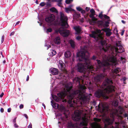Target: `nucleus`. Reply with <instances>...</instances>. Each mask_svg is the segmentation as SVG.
Instances as JSON below:
<instances>
[{
    "label": "nucleus",
    "mask_w": 128,
    "mask_h": 128,
    "mask_svg": "<svg viewBox=\"0 0 128 128\" xmlns=\"http://www.w3.org/2000/svg\"><path fill=\"white\" fill-rule=\"evenodd\" d=\"M102 49L105 52H107L108 50V48H105L104 47H103Z\"/></svg>",
    "instance_id": "obj_49"
},
{
    "label": "nucleus",
    "mask_w": 128,
    "mask_h": 128,
    "mask_svg": "<svg viewBox=\"0 0 128 128\" xmlns=\"http://www.w3.org/2000/svg\"><path fill=\"white\" fill-rule=\"evenodd\" d=\"M0 111L1 112H4V109L2 108H0Z\"/></svg>",
    "instance_id": "obj_64"
},
{
    "label": "nucleus",
    "mask_w": 128,
    "mask_h": 128,
    "mask_svg": "<svg viewBox=\"0 0 128 128\" xmlns=\"http://www.w3.org/2000/svg\"><path fill=\"white\" fill-rule=\"evenodd\" d=\"M109 24V22L108 21H106L105 22L103 23V26L104 27H108L109 26V25L108 24Z\"/></svg>",
    "instance_id": "obj_29"
},
{
    "label": "nucleus",
    "mask_w": 128,
    "mask_h": 128,
    "mask_svg": "<svg viewBox=\"0 0 128 128\" xmlns=\"http://www.w3.org/2000/svg\"><path fill=\"white\" fill-rule=\"evenodd\" d=\"M74 29L75 30L76 32V34H78L80 33L81 29L79 26H76L74 27Z\"/></svg>",
    "instance_id": "obj_19"
},
{
    "label": "nucleus",
    "mask_w": 128,
    "mask_h": 128,
    "mask_svg": "<svg viewBox=\"0 0 128 128\" xmlns=\"http://www.w3.org/2000/svg\"><path fill=\"white\" fill-rule=\"evenodd\" d=\"M92 20L94 22H95L96 21H97L98 19L96 18L94 16L92 18Z\"/></svg>",
    "instance_id": "obj_34"
},
{
    "label": "nucleus",
    "mask_w": 128,
    "mask_h": 128,
    "mask_svg": "<svg viewBox=\"0 0 128 128\" xmlns=\"http://www.w3.org/2000/svg\"><path fill=\"white\" fill-rule=\"evenodd\" d=\"M4 36H2V40H1V43H3L4 41Z\"/></svg>",
    "instance_id": "obj_51"
},
{
    "label": "nucleus",
    "mask_w": 128,
    "mask_h": 128,
    "mask_svg": "<svg viewBox=\"0 0 128 128\" xmlns=\"http://www.w3.org/2000/svg\"><path fill=\"white\" fill-rule=\"evenodd\" d=\"M112 62H115L116 61V59L113 58H112Z\"/></svg>",
    "instance_id": "obj_63"
},
{
    "label": "nucleus",
    "mask_w": 128,
    "mask_h": 128,
    "mask_svg": "<svg viewBox=\"0 0 128 128\" xmlns=\"http://www.w3.org/2000/svg\"><path fill=\"white\" fill-rule=\"evenodd\" d=\"M14 126L16 128H18L19 127L18 125L16 123L14 124Z\"/></svg>",
    "instance_id": "obj_48"
},
{
    "label": "nucleus",
    "mask_w": 128,
    "mask_h": 128,
    "mask_svg": "<svg viewBox=\"0 0 128 128\" xmlns=\"http://www.w3.org/2000/svg\"><path fill=\"white\" fill-rule=\"evenodd\" d=\"M65 64L62 62V61H60L58 64V67L64 73L67 72V71L65 68Z\"/></svg>",
    "instance_id": "obj_11"
},
{
    "label": "nucleus",
    "mask_w": 128,
    "mask_h": 128,
    "mask_svg": "<svg viewBox=\"0 0 128 128\" xmlns=\"http://www.w3.org/2000/svg\"><path fill=\"white\" fill-rule=\"evenodd\" d=\"M118 108H119V109H120V114H122V108L120 106H119V107H118Z\"/></svg>",
    "instance_id": "obj_47"
},
{
    "label": "nucleus",
    "mask_w": 128,
    "mask_h": 128,
    "mask_svg": "<svg viewBox=\"0 0 128 128\" xmlns=\"http://www.w3.org/2000/svg\"><path fill=\"white\" fill-rule=\"evenodd\" d=\"M98 108L99 111L101 112H105L108 111V106H105L103 104H99Z\"/></svg>",
    "instance_id": "obj_10"
},
{
    "label": "nucleus",
    "mask_w": 128,
    "mask_h": 128,
    "mask_svg": "<svg viewBox=\"0 0 128 128\" xmlns=\"http://www.w3.org/2000/svg\"><path fill=\"white\" fill-rule=\"evenodd\" d=\"M71 47L73 48H74L75 46L74 42L72 40H70L69 42Z\"/></svg>",
    "instance_id": "obj_20"
},
{
    "label": "nucleus",
    "mask_w": 128,
    "mask_h": 128,
    "mask_svg": "<svg viewBox=\"0 0 128 128\" xmlns=\"http://www.w3.org/2000/svg\"><path fill=\"white\" fill-rule=\"evenodd\" d=\"M46 6L47 7H50L51 6V4L50 3H46Z\"/></svg>",
    "instance_id": "obj_52"
},
{
    "label": "nucleus",
    "mask_w": 128,
    "mask_h": 128,
    "mask_svg": "<svg viewBox=\"0 0 128 128\" xmlns=\"http://www.w3.org/2000/svg\"><path fill=\"white\" fill-rule=\"evenodd\" d=\"M14 32H11L10 34V36H11L12 35H14Z\"/></svg>",
    "instance_id": "obj_62"
},
{
    "label": "nucleus",
    "mask_w": 128,
    "mask_h": 128,
    "mask_svg": "<svg viewBox=\"0 0 128 128\" xmlns=\"http://www.w3.org/2000/svg\"><path fill=\"white\" fill-rule=\"evenodd\" d=\"M90 9V8H88V7H86V11L87 12H88Z\"/></svg>",
    "instance_id": "obj_59"
},
{
    "label": "nucleus",
    "mask_w": 128,
    "mask_h": 128,
    "mask_svg": "<svg viewBox=\"0 0 128 128\" xmlns=\"http://www.w3.org/2000/svg\"><path fill=\"white\" fill-rule=\"evenodd\" d=\"M56 54V52L55 50H50V52L49 54V56L52 57L55 55Z\"/></svg>",
    "instance_id": "obj_27"
},
{
    "label": "nucleus",
    "mask_w": 128,
    "mask_h": 128,
    "mask_svg": "<svg viewBox=\"0 0 128 128\" xmlns=\"http://www.w3.org/2000/svg\"><path fill=\"white\" fill-rule=\"evenodd\" d=\"M32 124L30 123L29 125L28 126V128H32Z\"/></svg>",
    "instance_id": "obj_53"
},
{
    "label": "nucleus",
    "mask_w": 128,
    "mask_h": 128,
    "mask_svg": "<svg viewBox=\"0 0 128 128\" xmlns=\"http://www.w3.org/2000/svg\"><path fill=\"white\" fill-rule=\"evenodd\" d=\"M90 12H91V13L93 14H95V12L94 11V10L93 9H91L90 10Z\"/></svg>",
    "instance_id": "obj_39"
},
{
    "label": "nucleus",
    "mask_w": 128,
    "mask_h": 128,
    "mask_svg": "<svg viewBox=\"0 0 128 128\" xmlns=\"http://www.w3.org/2000/svg\"><path fill=\"white\" fill-rule=\"evenodd\" d=\"M102 30L106 32V35L107 36H110L112 34L111 32V30L109 28H104L102 29Z\"/></svg>",
    "instance_id": "obj_13"
},
{
    "label": "nucleus",
    "mask_w": 128,
    "mask_h": 128,
    "mask_svg": "<svg viewBox=\"0 0 128 128\" xmlns=\"http://www.w3.org/2000/svg\"><path fill=\"white\" fill-rule=\"evenodd\" d=\"M89 36L91 37L96 40L102 38L101 30L100 29H97L95 31H92V34H90Z\"/></svg>",
    "instance_id": "obj_5"
},
{
    "label": "nucleus",
    "mask_w": 128,
    "mask_h": 128,
    "mask_svg": "<svg viewBox=\"0 0 128 128\" xmlns=\"http://www.w3.org/2000/svg\"><path fill=\"white\" fill-rule=\"evenodd\" d=\"M104 127L105 128H120L119 125L120 123L118 122H116V125L114 127L112 126L114 120L109 118H107L105 120Z\"/></svg>",
    "instance_id": "obj_4"
},
{
    "label": "nucleus",
    "mask_w": 128,
    "mask_h": 128,
    "mask_svg": "<svg viewBox=\"0 0 128 128\" xmlns=\"http://www.w3.org/2000/svg\"><path fill=\"white\" fill-rule=\"evenodd\" d=\"M66 12L67 13H68L69 11H73L74 10V9L71 8H65Z\"/></svg>",
    "instance_id": "obj_30"
},
{
    "label": "nucleus",
    "mask_w": 128,
    "mask_h": 128,
    "mask_svg": "<svg viewBox=\"0 0 128 128\" xmlns=\"http://www.w3.org/2000/svg\"><path fill=\"white\" fill-rule=\"evenodd\" d=\"M11 109L10 108H8V112H11Z\"/></svg>",
    "instance_id": "obj_61"
},
{
    "label": "nucleus",
    "mask_w": 128,
    "mask_h": 128,
    "mask_svg": "<svg viewBox=\"0 0 128 128\" xmlns=\"http://www.w3.org/2000/svg\"><path fill=\"white\" fill-rule=\"evenodd\" d=\"M115 50L116 52L118 53L122 52L124 50V48L122 46L115 47Z\"/></svg>",
    "instance_id": "obj_16"
},
{
    "label": "nucleus",
    "mask_w": 128,
    "mask_h": 128,
    "mask_svg": "<svg viewBox=\"0 0 128 128\" xmlns=\"http://www.w3.org/2000/svg\"><path fill=\"white\" fill-rule=\"evenodd\" d=\"M50 10L52 12H54L56 13H58V12L56 9L54 7L50 8Z\"/></svg>",
    "instance_id": "obj_28"
},
{
    "label": "nucleus",
    "mask_w": 128,
    "mask_h": 128,
    "mask_svg": "<svg viewBox=\"0 0 128 128\" xmlns=\"http://www.w3.org/2000/svg\"><path fill=\"white\" fill-rule=\"evenodd\" d=\"M123 83L124 84H126V77H124V78H123Z\"/></svg>",
    "instance_id": "obj_58"
},
{
    "label": "nucleus",
    "mask_w": 128,
    "mask_h": 128,
    "mask_svg": "<svg viewBox=\"0 0 128 128\" xmlns=\"http://www.w3.org/2000/svg\"><path fill=\"white\" fill-rule=\"evenodd\" d=\"M82 38V37L81 36H77L76 38V39L78 40H80Z\"/></svg>",
    "instance_id": "obj_45"
},
{
    "label": "nucleus",
    "mask_w": 128,
    "mask_h": 128,
    "mask_svg": "<svg viewBox=\"0 0 128 128\" xmlns=\"http://www.w3.org/2000/svg\"><path fill=\"white\" fill-rule=\"evenodd\" d=\"M96 61L97 63L98 64V66L100 68L102 67H105L108 66V63L106 62H101L100 60H97Z\"/></svg>",
    "instance_id": "obj_15"
},
{
    "label": "nucleus",
    "mask_w": 128,
    "mask_h": 128,
    "mask_svg": "<svg viewBox=\"0 0 128 128\" xmlns=\"http://www.w3.org/2000/svg\"><path fill=\"white\" fill-rule=\"evenodd\" d=\"M46 4L45 2H42L40 4V5L41 6H44Z\"/></svg>",
    "instance_id": "obj_38"
},
{
    "label": "nucleus",
    "mask_w": 128,
    "mask_h": 128,
    "mask_svg": "<svg viewBox=\"0 0 128 128\" xmlns=\"http://www.w3.org/2000/svg\"><path fill=\"white\" fill-rule=\"evenodd\" d=\"M64 27V26H62L59 28L57 32H59L63 36L66 37L68 36L69 34V31L65 29ZM64 27L66 28L65 26Z\"/></svg>",
    "instance_id": "obj_9"
},
{
    "label": "nucleus",
    "mask_w": 128,
    "mask_h": 128,
    "mask_svg": "<svg viewBox=\"0 0 128 128\" xmlns=\"http://www.w3.org/2000/svg\"><path fill=\"white\" fill-rule=\"evenodd\" d=\"M94 120L95 122H99L100 121V120L96 118H94Z\"/></svg>",
    "instance_id": "obj_40"
},
{
    "label": "nucleus",
    "mask_w": 128,
    "mask_h": 128,
    "mask_svg": "<svg viewBox=\"0 0 128 128\" xmlns=\"http://www.w3.org/2000/svg\"><path fill=\"white\" fill-rule=\"evenodd\" d=\"M98 16L100 19H102L104 16V14H99Z\"/></svg>",
    "instance_id": "obj_44"
},
{
    "label": "nucleus",
    "mask_w": 128,
    "mask_h": 128,
    "mask_svg": "<svg viewBox=\"0 0 128 128\" xmlns=\"http://www.w3.org/2000/svg\"><path fill=\"white\" fill-rule=\"evenodd\" d=\"M118 101H115L114 102V106H116L117 107L118 106Z\"/></svg>",
    "instance_id": "obj_33"
},
{
    "label": "nucleus",
    "mask_w": 128,
    "mask_h": 128,
    "mask_svg": "<svg viewBox=\"0 0 128 128\" xmlns=\"http://www.w3.org/2000/svg\"><path fill=\"white\" fill-rule=\"evenodd\" d=\"M16 118H17L16 117L13 120V122L14 124V123H16Z\"/></svg>",
    "instance_id": "obj_50"
},
{
    "label": "nucleus",
    "mask_w": 128,
    "mask_h": 128,
    "mask_svg": "<svg viewBox=\"0 0 128 128\" xmlns=\"http://www.w3.org/2000/svg\"><path fill=\"white\" fill-rule=\"evenodd\" d=\"M119 68H117L115 69L113 71V72L114 73H116V74H118L119 72Z\"/></svg>",
    "instance_id": "obj_32"
},
{
    "label": "nucleus",
    "mask_w": 128,
    "mask_h": 128,
    "mask_svg": "<svg viewBox=\"0 0 128 128\" xmlns=\"http://www.w3.org/2000/svg\"><path fill=\"white\" fill-rule=\"evenodd\" d=\"M77 10L79 12H80L82 10V8H81L80 7H78L76 8Z\"/></svg>",
    "instance_id": "obj_43"
},
{
    "label": "nucleus",
    "mask_w": 128,
    "mask_h": 128,
    "mask_svg": "<svg viewBox=\"0 0 128 128\" xmlns=\"http://www.w3.org/2000/svg\"><path fill=\"white\" fill-rule=\"evenodd\" d=\"M81 13L82 14H85V10H83L82 9V10L81 11H80Z\"/></svg>",
    "instance_id": "obj_57"
},
{
    "label": "nucleus",
    "mask_w": 128,
    "mask_h": 128,
    "mask_svg": "<svg viewBox=\"0 0 128 128\" xmlns=\"http://www.w3.org/2000/svg\"><path fill=\"white\" fill-rule=\"evenodd\" d=\"M87 124L88 122L86 120H83L80 123V126H86L87 125Z\"/></svg>",
    "instance_id": "obj_24"
},
{
    "label": "nucleus",
    "mask_w": 128,
    "mask_h": 128,
    "mask_svg": "<svg viewBox=\"0 0 128 128\" xmlns=\"http://www.w3.org/2000/svg\"><path fill=\"white\" fill-rule=\"evenodd\" d=\"M54 42L55 44H59L60 43V38L59 37H57L54 40Z\"/></svg>",
    "instance_id": "obj_22"
},
{
    "label": "nucleus",
    "mask_w": 128,
    "mask_h": 128,
    "mask_svg": "<svg viewBox=\"0 0 128 128\" xmlns=\"http://www.w3.org/2000/svg\"><path fill=\"white\" fill-rule=\"evenodd\" d=\"M104 77V75L102 74L98 75L94 78V81L97 84L100 82L102 79Z\"/></svg>",
    "instance_id": "obj_12"
},
{
    "label": "nucleus",
    "mask_w": 128,
    "mask_h": 128,
    "mask_svg": "<svg viewBox=\"0 0 128 128\" xmlns=\"http://www.w3.org/2000/svg\"><path fill=\"white\" fill-rule=\"evenodd\" d=\"M72 87L70 86L68 87L67 91L69 93V94L67 96L68 100V102L70 104L72 102V100L75 96H78V98L82 101H86L89 100V96L85 93V90L86 87L84 85H80L79 87V90L74 91L70 93Z\"/></svg>",
    "instance_id": "obj_1"
},
{
    "label": "nucleus",
    "mask_w": 128,
    "mask_h": 128,
    "mask_svg": "<svg viewBox=\"0 0 128 128\" xmlns=\"http://www.w3.org/2000/svg\"><path fill=\"white\" fill-rule=\"evenodd\" d=\"M106 43V41L104 40H101L100 41V43L102 46L105 44Z\"/></svg>",
    "instance_id": "obj_36"
},
{
    "label": "nucleus",
    "mask_w": 128,
    "mask_h": 128,
    "mask_svg": "<svg viewBox=\"0 0 128 128\" xmlns=\"http://www.w3.org/2000/svg\"><path fill=\"white\" fill-rule=\"evenodd\" d=\"M92 128H99V126L98 124L96 122H93L91 124Z\"/></svg>",
    "instance_id": "obj_26"
},
{
    "label": "nucleus",
    "mask_w": 128,
    "mask_h": 128,
    "mask_svg": "<svg viewBox=\"0 0 128 128\" xmlns=\"http://www.w3.org/2000/svg\"><path fill=\"white\" fill-rule=\"evenodd\" d=\"M50 70L52 74L57 75L58 74V69L55 68H52Z\"/></svg>",
    "instance_id": "obj_18"
},
{
    "label": "nucleus",
    "mask_w": 128,
    "mask_h": 128,
    "mask_svg": "<svg viewBox=\"0 0 128 128\" xmlns=\"http://www.w3.org/2000/svg\"><path fill=\"white\" fill-rule=\"evenodd\" d=\"M51 105L53 108L56 109L58 108L59 106V105L58 104L56 103L52 100L51 101Z\"/></svg>",
    "instance_id": "obj_21"
},
{
    "label": "nucleus",
    "mask_w": 128,
    "mask_h": 128,
    "mask_svg": "<svg viewBox=\"0 0 128 128\" xmlns=\"http://www.w3.org/2000/svg\"><path fill=\"white\" fill-rule=\"evenodd\" d=\"M112 81L111 79L108 78H106L102 86L104 87H106L104 88V90L106 93L108 94L114 92V86L112 85H108V84H112Z\"/></svg>",
    "instance_id": "obj_3"
},
{
    "label": "nucleus",
    "mask_w": 128,
    "mask_h": 128,
    "mask_svg": "<svg viewBox=\"0 0 128 128\" xmlns=\"http://www.w3.org/2000/svg\"><path fill=\"white\" fill-rule=\"evenodd\" d=\"M121 41H117L116 43V46L118 47V46H121Z\"/></svg>",
    "instance_id": "obj_31"
},
{
    "label": "nucleus",
    "mask_w": 128,
    "mask_h": 128,
    "mask_svg": "<svg viewBox=\"0 0 128 128\" xmlns=\"http://www.w3.org/2000/svg\"><path fill=\"white\" fill-rule=\"evenodd\" d=\"M45 21L47 22H51L54 20V16H50L49 17L46 18H45Z\"/></svg>",
    "instance_id": "obj_17"
},
{
    "label": "nucleus",
    "mask_w": 128,
    "mask_h": 128,
    "mask_svg": "<svg viewBox=\"0 0 128 128\" xmlns=\"http://www.w3.org/2000/svg\"><path fill=\"white\" fill-rule=\"evenodd\" d=\"M118 30L117 28H115L113 30V32L114 33L118 32Z\"/></svg>",
    "instance_id": "obj_46"
},
{
    "label": "nucleus",
    "mask_w": 128,
    "mask_h": 128,
    "mask_svg": "<svg viewBox=\"0 0 128 128\" xmlns=\"http://www.w3.org/2000/svg\"><path fill=\"white\" fill-rule=\"evenodd\" d=\"M103 17L106 19H109L110 18L109 16L105 14H104Z\"/></svg>",
    "instance_id": "obj_37"
},
{
    "label": "nucleus",
    "mask_w": 128,
    "mask_h": 128,
    "mask_svg": "<svg viewBox=\"0 0 128 128\" xmlns=\"http://www.w3.org/2000/svg\"><path fill=\"white\" fill-rule=\"evenodd\" d=\"M76 82H78V83H79V84H80V81L79 80V79L78 78H77V80L76 81Z\"/></svg>",
    "instance_id": "obj_60"
},
{
    "label": "nucleus",
    "mask_w": 128,
    "mask_h": 128,
    "mask_svg": "<svg viewBox=\"0 0 128 128\" xmlns=\"http://www.w3.org/2000/svg\"><path fill=\"white\" fill-rule=\"evenodd\" d=\"M24 105L23 104H21L19 106V108L20 109H22L23 108Z\"/></svg>",
    "instance_id": "obj_55"
},
{
    "label": "nucleus",
    "mask_w": 128,
    "mask_h": 128,
    "mask_svg": "<svg viewBox=\"0 0 128 128\" xmlns=\"http://www.w3.org/2000/svg\"><path fill=\"white\" fill-rule=\"evenodd\" d=\"M67 95V93L66 92H62L58 94V97L55 96L53 97L54 99L57 102H60L61 100H62Z\"/></svg>",
    "instance_id": "obj_7"
},
{
    "label": "nucleus",
    "mask_w": 128,
    "mask_h": 128,
    "mask_svg": "<svg viewBox=\"0 0 128 128\" xmlns=\"http://www.w3.org/2000/svg\"><path fill=\"white\" fill-rule=\"evenodd\" d=\"M124 118H126V117H128V114L126 113H125L123 115Z\"/></svg>",
    "instance_id": "obj_54"
},
{
    "label": "nucleus",
    "mask_w": 128,
    "mask_h": 128,
    "mask_svg": "<svg viewBox=\"0 0 128 128\" xmlns=\"http://www.w3.org/2000/svg\"><path fill=\"white\" fill-rule=\"evenodd\" d=\"M73 0H66L65 1L66 3L67 4H69L73 1Z\"/></svg>",
    "instance_id": "obj_35"
},
{
    "label": "nucleus",
    "mask_w": 128,
    "mask_h": 128,
    "mask_svg": "<svg viewBox=\"0 0 128 128\" xmlns=\"http://www.w3.org/2000/svg\"><path fill=\"white\" fill-rule=\"evenodd\" d=\"M104 23V22L101 20H98L96 22V23L98 25V26L100 27L103 26Z\"/></svg>",
    "instance_id": "obj_25"
},
{
    "label": "nucleus",
    "mask_w": 128,
    "mask_h": 128,
    "mask_svg": "<svg viewBox=\"0 0 128 128\" xmlns=\"http://www.w3.org/2000/svg\"><path fill=\"white\" fill-rule=\"evenodd\" d=\"M94 95L98 98L102 97L104 98L108 99V97L106 96L104 91L100 89H98L94 93Z\"/></svg>",
    "instance_id": "obj_8"
},
{
    "label": "nucleus",
    "mask_w": 128,
    "mask_h": 128,
    "mask_svg": "<svg viewBox=\"0 0 128 128\" xmlns=\"http://www.w3.org/2000/svg\"><path fill=\"white\" fill-rule=\"evenodd\" d=\"M81 119V116L80 114L78 112L74 113V115L72 117L73 120L74 121H78Z\"/></svg>",
    "instance_id": "obj_14"
},
{
    "label": "nucleus",
    "mask_w": 128,
    "mask_h": 128,
    "mask_svg": "<svg viewBox=\"0 0 128 128\" xmlns=\"http://www.w3.org/2000/svg\"><path fill=\"white\" fill-rule=\"evenodd\" d=\"M95 14H93L91 13L89 15V16L90 18H92L95 15Z\"/></svg>",
    "instance_id": "obj_42"
},
{
    "label": "nucleus",
    "mask_w": 128,
    "mask_h": 128,
    "mask_svg": "<svg viewBox=\"0 0 128 128\" xmlns=\"http://www.w3.org/2000/svg\"><path fill=\"white\" fill-rule=\"evenodd\" d=\"M64 55L65 57L66 58H69L71 55V53L70 51H66L64 54Z\"/></svg>",
    "instance_id": "obj_23"
},
{
    "label": "nucleus",
    "mask_w": 128,
    "mask_h": 128,
    "mask_svg": "<svg viewBox=\"0 0 128 128\" xmlns=\"http://www.w3.org/2000/svg\"><path fill=\"white\" fill-rule=\"evenodd\" d=\"M60 22L58 23V24L62 26H65L66 28L69 27V26L67 23V18L65 17L64 14L62 13L60 14Z\"/></svg>",
    "instance_id": "obj_6"
},
{
    "label": "nucleus",
    "mask_w": 128,
    "mask_h": 128,
    "mask_svg": "<svg viewBox=\"0 0 128 128\" xmlns=\"http://www.w3.org/2000/svg\"><path fill=\"white\" fill-rule=\"evenodd\" d=\"M52 31V30L51 28H47L46 30V31L47 32H51Z\"/></svg>",
    "instance_id": "obj_41"
},
{
    "label": "nucleus",
    "mask_w": 128,
    "mask_h": 128,
    "mask_svg": "<svg viewBox=\"0 0 128 128\" xmlns=\"http://www.w3.org/2000/svg\"><path fill=\"white\" fill-rule=\"evenodd\" d=\"M124 31H125V30H123L121 32V36H122L124 35Z\"/></svg>",
    "instance_id": "obj_56"
},
{
    "label": "nucleus",
    "mask_w": 128,
    "mask_h": 128,
    "mask_svg": "<svg viewBox=\"0 0 128 128\" xmlns=\"http://www.w3.org/2000/svg\"><path fill=\"white\" fill-rule=\"evenodd\" d=\"M85 52L84 50H81L78 53L77 56L79 57L78 60L80 62L84 61V64L78 63L77 64L78 70L80 72L84 73L85 72L86 68H92L90 61L89 58L85 57Z\"/></svg>",
    "instance_id": "obj_2"
}]
</instances>
